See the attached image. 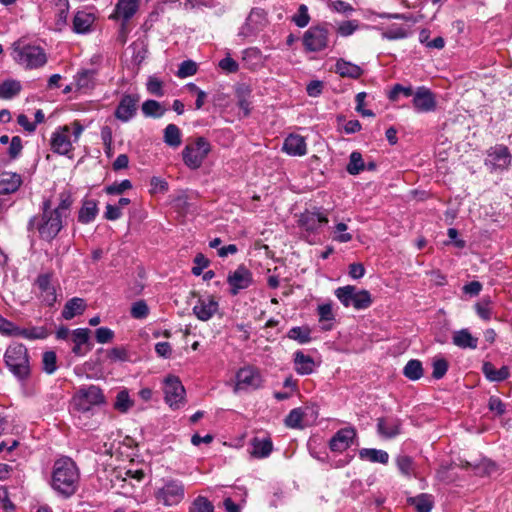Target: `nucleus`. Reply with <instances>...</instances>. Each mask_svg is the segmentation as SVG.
<instances>
[{
    "mask_svg": "<svg viewBox=\"0 0 512 512\" xmlns=\"http://www.w3.org/2000/svg\"><path fill=\"white\" fill-rule=\"evenodd\" d=\"M102 403L104 395L101 389L94 385L79 389L73 397L74 408L80 412H88Z\"/></svg>",
    "mask_w": 512,
    "mask_h": 512,
    "instance_id": "obj_8",
    "label": "nucleus"
},
{
    "mask_svg": "<svg viewBox=\"0 0 512 512\" xmlns=\"http://www.w3.org/2000/svg\"><path fill=\"white\" fill-rule=\"evenodd\" d=\"M36 285L40 291L42 301L52 306L56 302V291L51 285V276L49 274H41L37 277Z\"/></svg>",
    "mask_w": 512,
    "mask_h": 512,
    "instance_id": "obj_20",
    "label": "nucleus"
},
{
    "mask_svg": "<svg viewBox=\"0 0 512 512\" xmlns=\"http://www.w3.org/2000/svg\"><path fill=\"white\" fill-rule=\"evenodd\" d=\"M355 437V429L351 427L342 428L331 438L329 447L334 452H343L350 447Z\"/></svg>",
    "mask_w": 512,
    "mask_h": 512,
    "instance_id": "obj_16",
    "label": "nucleus"
},
{
    "mask_svg": "<svg viewBox=\"0 0 512 512\" xmlns=\"http://www.w3.org/2000/svg\"><path fill=\"white\" fill-rule=\"evenodd\" d=\"M292 21L300 28L306 27L310 21L308 8L306 5L301 4L297 13L293 16Z\"/></svg>",
    "mask_w": 512,
    "mask_h": 512,
    "instance_id": "obj_55",
    "label": "nucleus"
},
{
    "mask_svg": "<svg viewBox=\"0 0 512 512\" xmlns=\"http://www.w3.org/2000/svg\"><path fill=\"white\" fill-rule=\"evenodd\" d=\"M403 374L413 381L420 379L423 376L422 363L416 359L409 360L403 369Z\"/></svg>",
    "mask_w": 512,
    "mask_h": 512,
    "instance_id": "obj_39",
    "label": "nucleus"
},
{
    "mask_svg": "<svg viewBox=\"0 0 512 512\" xmlns=\"http://www.w3.org/2000/svg\"><path fill=\"white\" fill-rule=\"evenodd\" d=\"M85 302L83 299L74 297L66 302L63 310L62 316L66 320H70L77 315H81L85 310Z\"/></svg>",
    "mask_w": 512,
    "mask_h": 512,
    "instance_id": "obj_30",
    "label": "nucleus"
},
{
    "mask_svg": "<svg viewBox=\"0 0 512 512\" xmlns=\"http://www.w3.org/2000/svg\"><path fill=\"white\" fill-rule=\"evenodd\" d=\"M336 73L341 77H349L357 79L362 75V69L353 63L347 62L343 59H339L335 66Z\"/></svg>",
    "mask_w": 512,
    "mask_h": 512,
    "instance_id": "obj_31",
    "label": "nucleus"
},
{
    "mask_svg": "<svg viewBox=\"0 0 512 512\" xmlns=\"http://www.w3.org/2000/svg\"><path fill=\"white\" fill-rule=\"evenodd\" d=\"M372 303L371 294L367 290H357L354 295L353 307L357 310L366 309Z\"/></svg>",
    "mask_w": 512,
    "mask_h": 512,
    "instance_id": "obj_45",
    "label": "nucleus"
},
{
    "mask_svg": "<svg viewBox=\"0 0 512 512\" xmlns=\"http://www.w3.org/2000/svg\"><path fill=\"white\" fill-rule=\"evenodd\" d=\"M267 25L266 13L263 9L254 8L248 15L239 35L245 38L256 36Z\"/></svg>",
    "mask_w": 512,
    "mask_h": 512,
    "instance_id": "obj_11",
    "label": "nucleus"
},
{
    "mask_svg": "<svg viewBox=\"0 0 512 512\" xmlns=\"http://www.w3.org/2000/svg\"><path fill=\"white\" fill-rule=\"evenodd\" d=\"M303 416L304 412L302 408L292 409L285 419V425L289 428H301Z\"/></svg>",
    "mask_w": 512,
    "mask_h": 512,
    "instance_id": "obj_51",
    "label": "nucleus"
},
{
    "mask_svg": "<svg viewBox=\"0 0 512 512\" xmlns=\"http://www.w3.org/2000/svg\"><path fill=\"white\" fill-rule=\"evenodd\" d=\"M164 142L173 148L181 145V131L175 124H168L164 129Z\"/></svg>",
    "mask_w": 512,
    "mask_h": 512,
    "instance_id": "obj_35",
    "label": "nucleus"
},
{
    "mask_svg": "<svg viewBox=\"0 0 512 512\" xmlns=\"http://www.w3.org/2000/svg\"><path fill=\"white\" fill-rule=\"evenodd\" d=\"M283 150L291 156H303L307 153L305 138L298 134H290L283 143Z\"/></svg>",
    "mask_w": 512,
    "mask_h": 512,
    "instance_id": "obj_22",
    "label": "nucleus"
},
{
    "mask_svg": "<svg viewBox=\"0 0 512 512\" xmlns=\"http://www.w3.org/2000/svg\"><path fill=\"white\" fill-rule=\"evenodd\" d=\"M149 308L144 300L133 303L131 307V316L135 319H144L148 316Z\"/></svg>",
    "mask_w": 512,
    "mask_h": 512,
    "instance_id": "obj_56",
    "label": "nucleus"
},
{
    "mask_svg": "<svg viewBox=\"0 0 512 512\" xmlns=\"http://www.w3.org/2000/svg\"><path fill=\"white\" fill-rule=\"evenodd\" d=\"M213 504L203 496H198L192 503L189 512H213Z\"/></svg>",
    "mask_w": 512,
    "mask_h": 512,
    "instance_id": "obj_49",
    "label": "nucleus"
},
{
    "mask_svg": "<svg viewBox=\"0 0 512 512\" xmlns=\"http://www.w3.org/2000/svg\"><path fill=\"white\" fill-rule=\"evenodd\" d=\"M22 140L19 136L12 137L10 141V146L8 148V154L10 159H16L22 152Z\"/></svg>",
    "mask_w": 512,
    "mask_h": 512,
    "instance_id": "obj_61",
    "label": "nucleus"
},
{
    "mask_svg": "<svg viewBox=\"0 0 512 512\" xmlns=\"http://www.w3.org/2000/svg\"><path fill=\"white\" fill-rule=\"evenodd\" d=\"M98 213L97 203L95 200H85L78 214V220L87 224L93 221Z\"/></svg>",
    "mask_w": 512,
    "mask_h": 512,
    "instance_id": "obj_34",
    "label": "nucleus"
},
{
    "mask_svg": "<svg viewBox=\"0 0 512 512\" xmlns=\"http://www.w3.org/2000/svg\"><path fill=\"white\" fill-rule=\"evenodd\" d=\"M433 372L432 377L434 379H441L447 373L449 364L444 358H434L432 362Z\"/></svg>",
    "mask_w": 512,
    "mask_h": 512,
    "instance_id": "obj_52",
    "label": "nucleus"
},
{
    "mask_svg": "<svg viewBox=\"0 0 512 512\" xmlns=\"http://www.w3.org/2000/svg\"><path fill=\"white\" fill-rule=\"evenodd\" d=\"M151 193H165L168 191V183L160 177H152L150 180Z\"/></svg>",
    "mask_w": 512,
    "mask_h": 512,
    "instance_id": "obj_62",
    "label": "nucleus"
},
{
    "mask_svg": "<svg viewBox=\"0 0 512 512\" xmlns=\"http://www.w3.org/2000/svg\"><path fill=\"white\" fill-rule=\"evenodd\" d=\"M4 361L18 380L25 381L30 376L28 350L23 344L10 345L5 351Z\"/></svg>",
    "mask_w": 512,
    "mask_h": 512,
    "instance_id": "obj_4",
    "label": "nucleus"
},
{
    "mask_svg": "<svg viewBox=\"0 0 512 512\" xmlns=\"http://www.w3.org/2000/svg\"><path fill=\"white\" fill-rule=\"evenodd\" d=\"M94 70H82L75 76V83L79 90H88L94 85Z\"/></svg>",
    "mask_w": 512,
    "mask_h": 512,
    "instance_id": "obj_38",
    "label": "nucleus"
},
{
    "mask_svg": "<svg viewBox=\"0 0 512 512\" xmlns=\"http://www.w3.org/2000/svg\"><path fill=\"white\" fill-rule=\"evenodd\" d=\"M366 168V163L364 162L362 155L358 151H353L350 154L349 163L346 167L347 172L350 175H357L360 172L364 171Z\"/></svg>",
    "mask_w": 512,
    "mask_h": 512,
    "instance_id": "obj_37",
    "label": "nucleus"
},
{
    "mask_svg": "<svg viewBox=\"0 0 512 512\" xmlns=\"http://www.w3.org/2000/svg\"><path fill=\"white\" fill-rule=\"evenodd\" d=\"M329 30L326 24L310 27L303 35V45L309 52H319L328 47Z\"/></svg>",
    "mask_w": 512,
    "mask_h": 512,
    "instance_id": "obj_9",
    "label": "nucleus"
},
{
    "mask_svg": "<svg viewBox=\"0 0 512 512\" xmlns=\"http://www.w3.org/2000/svg\"><path fill=\"white\" fill-rule=\"evenodd\" d=\"M496 470V464L488 459H483L473 465V472L477 476H490L496 472Z\"/></svg>",
    "mask_w": 512,
    "mask_h": 512,
    "instance_id": "obj_43",
    "label": "nucleus"
},
{
    "mask_svg": "<svg viewBox=\"0 0 512 512\" xmlns=\"http://www.w3.org/2000/svg\"><path fill=\"white\" fill-rule=\"evenodd\" d=\"M295 370L301 375L311 374L314 370V360L311 356L305 355L301 351H297L294 354Z\"/></svg>",
    "mask_w": 512,
    "mask_h": 512,
    "instance_id": "obj_28",
    "label": "nucleus"
},
{
    "mask_svg": "<svg viewBox=\"0 0 512 512\" xmlns=\"http://www.w3.org/2000/svg\"><path fill=\"white\" fill-rule=\"evenodd\" d=\"M90 330L87 328L75 329L72 333V340L74 344L87 345L89 340Z\"/></svg>",
    "mask_w": 512,
    "mask_h": 512,
    "instance_id": "obj_63",
    "label": "nucleus"
},
{
    "mask_svg": "<svg viewBox=\"0 0 512 512\" xmlns=\"http://www.w3.org/2000/svg\"><path fill=\"white\" fill-rule=\"evenodd\" d=\"M197 72L196 63L191 60L183 61L178 68L177 76L179 78H186L194 75Z\"/></svg>",
    "mask_w": 512,
    "mask_h": 512,
    "instance_id": "obj_57",
    "label": "nucleus"
},
{
    "mask_svg": "<svg viewBox=\"0 0 512 512\" xmlns=\"http://www.w3.org/2000/svg\"><path fill=\"white\" fill-rule=\"evenodd\" d=\"M84 127L79 121H73L70 125L58 127L52 134L50 146L54 153L60 155H67L73 150L72 141L70 140V133H72L76 142L80 138Z\"/></svg>",
    "mask_w": 512,
    "mask_h": 512,
    "instance_id": "obj_5",
    "label": "nucleus"
},
{
    "mask_svg": "<svg viewBox=\"0 0 512 512\" xmlns=\"http://www.w3.org/2000/svg\"><path fill=\"white\" fill-rule=\"evenodd\" d=\"M251 446H252L251 455L255 458H266L271 454V452L273 450V444L269 437H267V438L254 437L251 440Z\"/></svg>",
    "mask_w": 512,
    "mask_h": 512,
    "instance_id": "obj_25",
    "label": "nucleus"
},
{
    "mask_svg": "<svg viewBox=\"0 0 512 512\" xmlns=\"http://www.w3.org/2000/svg\"><path fill=\"white\" fill-rule=\"evenodd\" d=\"M491 300L489 297L482 298L479 302L475 304L476 313L483 320H490L491 318V309H490Z\"/></svg>",
    "mask_w": 512,
    "mask_h": 512,
    "instance_id": "obj_53",
    "label": "nucleus"
},
{
    "mask_svg": "<svg viewBox=\"0 0 512 512\" xmlns=\"http://www.w3.org/2000/svg\"><path fill=\"white\" fill-rule=\"evenodd\" d=\"M486 165L494 169H507L511 164V154L508 147L495 145L487 151Z\"/></svg>",
    "mask_w": 512,
    "mask_h": 512,
    "instance_id": "obj_13",
    "label": "nucleus"
},
{
    "mask_svg": "<svg viewBox=\"0 0 512 512\" xmlns=\"http://www.w3.org/2000/svg\"><path fill=\"white\" fill-rule=\"evenodd\" d=\"M79 481V471L75 462L68 457L58 459L54 463L52 487L60 494L68 497L75 493Z\"/></svg>",
    "mask_w": 512,
    "mask_h": 512,
    "instance_id": "obj_2",
    "label": "nucleus"
},
{
    "mask_svg": "<svg viewBox=\"0 0 512 512\" xmlns=\"http://www.w3.org/2000/svg\"><path fill=\"white\" fill-rule=\"evenodd\" d=\"M12 50L14 60L26 69H37L47 63V55L44 49L37 45H31L24 39L15 41Z\"/></svg>",
    "mask_w": 512,
    "mask_h": 512,
    "instance_id": "obj_3",
    "label": "nucleus"
},
{
    "mask_svg": "<svg viewBox=\"0 0 512 512\" xmlns=\"http://www.w3.org/2000/svg\"><path fill=\"white\" fill-rule=\"evenodd\" d=\"M147 90L149 93L161 97L164 94L163 83L156 77H150L147 82Z\"/></svg>",
    "mask_w": 512,
    "mask_h": 512,
    "instance_id": "obj_60",
    "label": "nucleus"
},
{
    "mask_svg": "<svg viewBox=\"0 0 512 512\" xmlns=\"http://www.w3.org/2000/svg\"><path fill=\"white\" fill-rule=\"evenodd\" d=\"M453 344L462 349H476L478 346V338L473 337L467 329H462L454 333Z\"/></svg>",
    "mask_w": 512,
    "mask_h": 512,
    "instance_id": "obj_29",
    "label": "nucleus"
},
{
    "mask_svg": "<svg viewBox=\"0 0 512 512\" xmlns=\"http://www.w3.org/2000/svg\"><path fill=\"white\" fill-rule=\"evenodd\" d=\"M288 337L304 344L310 341V331L307 328L293 327L289 330Z\"/></svg>",
    "mask_w": 512,
    "mask_h": 512,
    "instance_id": "obj_54",
    "label": "nucleus"
},
{
    "mask_svg": "<svg viewBox=\"0 0 512 512\" xmlns=\"http://www.w3.org/2000/svg\"><path fill=\"white\" fill-rule=\"evenodd\" d=\"M94 22V16L84 11H78L73 18V31L78 34L87 33Z\"/></svg>",
    "mask_w": 512,
    "mask_h": 512,
    "instance_id": "obj_26",
    "label": "nucleus"
},
{
    "mask_svg": "<svg viewBox=\"0 0 512 512\" xmlns=\"http://www.w3.org/2000/svg\"><path fill=\"white\" fill-rule=\"evenodd\" d=\"M154 497L158 504L166 507L176 506L185 498V486L178 479H163L162 485L155 490Z\"/></svg>",
    "mask_w": 512,
    "mask_h": 512,
    "instance_id": "obj_6",
    "label": "nucleus"
},
{
    "mask_svg": "<svg viewBox=\"0 0 512 512\" xmlns=\"http://www.w3.org/2000/svg\"><path fill=\"white\" fill-rule=\"evenodd\" d=\"M355 291L354 286L347 285L336 289L335 295L345 307H349L353 306Z\"/></svg>",
    "mask_w": 512,
    "mask_h": 512,
    "instance_id": "obj_40",
    "label": "nucleus"
},
{
    "mask_svg": "<svg viewBox=\"0 0 512 512\" xmlns=\"http://www.w3.org/2000/svg\"><path fill=\"white\" fill-rule=\"evenodd\" d=\"M165 402L173 409H179L185 403V388L176 376H168L164 380Z\"/></svg>",
    "mask_w": 512,
    "mask_h": 512,
    "instance_id": "obj_10",
    "label": "nucleus"
},
{
    "mask_svg": "<svg viewBox=\"0 0 512 512\" xmlns=\"http://www.w3.org/2000/svg\"><path fill=\"white\" fill-rule=\"evenodd\" d=\"M252 273L244 266L240 265L238 268L230 272L227 277V282L230 285V293L235 296L240 290L248 288L252 283Z\"/></svg>",
    "mask_w": 512,
    "mask_h": 512,
    "instance_id": "obj_12",
    "label": "nucleus"
},
{
    "mask_svg": "<svg viewBox=\"0 0 512 512\" xmlns=\"http://www.w3.org/2000/svg\"><path fill=\"white\" fill-rule=\"evenodd\" d=\"M359 457L372 463L387 464L389 461V455L386 451L372 448L361 449L359 451Z\"/></svg>",
    "mask_w": 512,
    "mask_h": 512,
    "instance_id": "obj_33",
    "label": "nucleus"
},
{
    "mask_svg": "<svg viewBox=\"0 0 512 512\" xmlns=\"http://www.w3.org/2000/svg\"><path fill=\"white\" fill-rule=\"evenodd\" d=\"M219 304L212 296L200 298L193 307V313L201 321L210 320L218 311Z\"/></svg>",
    "mask_w": 512,
    "mask_h": 512,
    "instance_id": "obj_18",
    "label": "nucleus"
},
{
    "mask_svg": "<svg viewBox=\"0 0 512 512\" xmlns=\"http://www.w3.org/2000/svg\"><path fill=\"white\" fill-rule=\"evenodd\" d=\"M194 263L195 266L192 268V273L199 276L208 267L210 262L202 253H198L194 258Z\"/></svg>",
    "mask_w": 512,
    "mask_h": 512,
    "instance_id": "obj_64",
    "label": "nucleus"
},
{
    "mask_svg": "<svg viewBox=\"0 0 512 512\" xmlns=\"http://www.w3.org/2000/svg\"><path fill=\"white\" fill-rule=\"evenodd\" d=\"M71 205H72L71 195L68 192H62L59 195V203L56 207H53V210H55L62 217L67 219L70 214Z\"/></svg>",
    "mask_w": 512,
    "mask_h": 512,
    "instance_id": "obj_44",
    "label": "nucleus"
},
{
    "mask_svg": "<svg viewBox=\"0 0 512 512\" xmlns=\"http://www.w3.org/2000/svg\"><path fill=\"white\" fill-rule=\"evenodd\" d=\"M165 111V108L156 100H147L142 104V112L147 117L159 118Z\"/></svg>",
    "mask_w": 512,
    "mask_h": 512,
    "instance_id": "obj_41",
    "label": "nucleus"
},
{
    "mask_svg": "<svg viewBox=\"0 0 512 512\" xmlns=\"http://www.w3.org/2000/svg\"><path fill=\"white\" fill-rule=\"evenodd\" d=\"M299 223L306 231L316 232L328 223V218L317 209L313 211L306 210L301 214Z\"/></svg>",
    "mask_w": 512,
    "mask_h": 512,
    "instance_id": "obj_17",
    "label": "nucleus"
},
{
    "mask_svg": "<svg viewBox=\"0 0 512 512\" xmlns=\"http://www.w3.org/2000/svg\"><path fill=\"white\" fill-rule=\"evenodd\" d=\"M132 188V183L130 180L125 179L122 180L120 183H113L106 187L105 191L107 194L114 195V194H122L124 191L129 190Z\"/></svg>",
    "mask_w": 512,
    "mask_h": 512,
    "instance_id": "obj_59",
    "label": "nucleus"
},
{
    "mask_svg": "<svg viewBox=\"0 0 512 512\" xmlns=\"http://www.w3.org/2000/svg\"><path fill=\"white\" fill-rule=\"evenodd\" d=\"M140 0H118L112 18L128 22L137 12Z\"/></svg>",
    "mask_w": 512,
    "mask_h": 512,
    "instance_id": "obj_21",
    "label": "nucleus"
},
{
    "mask_svg": "<svg viewBox=\"0 0 512 512\" xmlns=\"http://www.w3.org/2000/svg\"><path fill=\"white\" fill-rule=\"evenodd\" d=\"M408 503L415 507L416 512H431L434 500L432 495L421 493L415 497L408 498Z\"/></svg>",
    "mask_w": 512,
    "mask_h": 512,
    "instance_id": "obj_32",
    "label": "nucleus"
},
{
    "mask_svg": "<svg viewBox=\"0 0 512 512\" xmlns=\"http://www.w3.org/2000/svg\"><path fill=\"white\" fill-rule=\"evenodd\" d=\"M22 184L19 174L3 172L0 174V194L7 195L16 192Z\"/></svg>",
    "mask_w": 512,
    "mask_h": 512,
    "instance_id": "obj_24",
    "label": "nucleus"
},
{
    "mask_svg": "<svg viewBox=\"0 0 512 512\" xmlns=\"http://www.w3.org/2000/svg\"><path fill=\"white\" fill-rule=\"evenodd\" d=\"M15 336H20L28 340L45 339L48 332L44 327L20 328L17 327Z\"/></svg>",
    "mask_w": 512,
    "mask_h": 512,
    "instance_id": "obj_36",
    "label": "nucleus"
},
{
    "mask_svg": "<svg viewBox=\"0 0 512 512\" xmlns=\"http://www.w3.org/2000/svg\"><path fill=\"white\" fill-rule=\"evenodd\" d=\"M237 389H257L262 385L260 373L252 367L241 368L236 375Z\"/></svg>",
    "mask_w": 512,
    "mask_h": 512,
    "instance_id": "obj_14",
    "label": "nucleus"
},
{
    "mask_svg": "<svg viewBox=\"0 0 512 512\" xmlns=\"http://www.w3.org/2000/svg\"><path fill=\"white\" fill-rule=\"evenodd\" d=\"M377 430L385 438H394L401 432V421L394 417L379 418Z\"/></svg>",
    "mask_w": 512,
    "mask_h": 512,
    "instance_id": "obj_23",
    "label": "nucleus"
},
{
    "mask_svg": "<svg viewBox=\"0 0 512 512\" xmlns=\"http://www.w3.org/2000/svg\"><path fill=\"white\" fill-rule=\"evenodd\" d=\"M21 90V85L18 81L7 80L0 84V98L10 99L17 95Z\"/></svg>",
    "mask_w": 512,
    "mask_h": 512,
    "instance_id": "obj_42",
    "label": "nucleus"
},
{
    "mask_svg": "<svg viewBox=\"0 0 512 512\" xmlns=\"http://www.w3.org/2000/svg\"><path fill=\"white\" fill-rule=\"evenodd\" d=\"M482 371L488 380L494 382L504 381L510 376V371L507 366L496 369L490 362H484Z\"/></svg>",
    "mask_w": 512,
    "mask_h": 512,
    "instance_id": "obj_27",
    "label": "nucleus"
},
{
    "mask_svg": "<svg viewBox=\"0 0 512 512\" xmlns=\"http://www.w3.org/2000/svg\"><path fill=\"white\" fill-rule=\"evenodd\" d=\"M43 370L47 374H53L57 369V356L53 351H46L42 358Z\"/></svg>",
    "mask_w": 512,
    "mask_h": 512,
    "instance_id": "obj_50",
    "label": "nucleus"
},
{
    "mask_svg": "<svg viewBox=\"0 0 512 512\" xmlns=\"http://www.w3.org/2000/svg\"><path fill=\"white\" fill-rule=\"evenodd\" d=\"M133 406V401L130 399L129 394L126 390L118 392L114 408L122 413L127 412Z\"/></svg>",
    "mask_w": 512,
    "mask_h": 512,
    "instance_id": "obj_46",
    "label": "nucleus"
},
{
    "mask_svg": "<svg viewBox=\"0 0 512 512\" xmlns=\"http://www.w3.org/2000/svg\"><path fill=\"white\" fill-rule=\"evenodd\" d=\"M55 6L57 7V22L58 26L66 24L68 12H69V1L68 0H54Z\"/></svg>",
    "mask_w": 512,
    "mask_h": 512,
    "instance_id": "obj_48",
    "label": "nucleus"
},
{
    "mask_svg": "<svg viewBox=\"0 0 512 512\" xmlns=\"http://www.w3.org/2000/svg\"><path fill=\"white\" fill-rule=\"evenodd\" d=\"M413 106L418 112H431L436 108L434 94L426 87L417 88L413 95Z\"/></svg>",
    "mask_w": 512,
    "mask_h": 512,
    "instance_id": "obj_15",
    "label": "nucleus"
},
{
    "mask_svg": "<svg viewBox=\"0 0 512 512\" xmlns=\"http://www.w3.org/2000/svg\"><path fill=\"white\" fill-rule=\"evenodd\" d=\"M40 211L38 215L29 220L28 229L37 230L42 240L51 242L63 229L66 219L53 210L50 198L43 200Z\"/></svg>",
    "mask_w": 512,
    "mask_h": 512,
    "instance_id": "obj_1",
    "label": "nucleus"
},
{
    "mask_svg": "<svg viewBox=\"0 0 512 512\" xmlns=\"http://www.w3.org/2000/svg\"><path fill=\"white\" fill-rule=\"evenodd\" d=\"M211 150L209 142L204 137H198L193 143L187 144L182 151L185 165L190 169H198Z\"/></svg>",
    "mask_w": 512,
    "mask_h": 512,
    "instance_id": "obj_7",
    "label": "nucleus"
},
{
    "mask_svg": "<svg viewBox=\"0 0 512 512\" xmlns=\"http://www.w3.org/2000/svg\"><path fill=\"white\" fill-rule=\"evenodd\" d=\"M138 101V96L124 95L116 108L115 117L122 122H128L136 113V105Z\"/></svg>",
    "mask_w": 512,
    "mask_h": 512,
    "instance_id": "obj_19",
    "label": "nucleus"
},
{
    "mask_svg": "<svg viewBox=\"0 0 512 512\" xmlns=\"http://www.w3.org/2000/svg\"><path fill=\"white\" fill-rule=\"evenodd\" d=\"M145 477V473L142 469L132 470L128 469L124 472V476L121 472H119L116 476L117 479H121L124 483L127 482L128 479H134L137 482H141ZM125 487V484L122 485V488Z\"/></svg>",
    "mask_w": 512,
    "mask_h": 512,
    "instance_id": "obj_58",
    "label": "nucleus"
},
{
    "mask_svg": "<svg viewBox=\"0 0 512 512\" xmlns=\"http://www.w3.org/2000/svg\"><path fill=\"white\" fill-rule=\"evenodd\" d=\"M396 464L399 469V471L404 476H411L414 472V462L413 459L410 456L407 455H399L396 458Z\"/></svg>",
    "mask_w": 512,
    "mask_h": 512,
    "instance_id": "obj_47",
    "label": "nucleus"
}]
</instances>
